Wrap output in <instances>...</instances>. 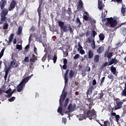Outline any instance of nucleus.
<instances>
[{"label": "nucleus", "instance_id": "nucleus-50", "mask_svg": "<svg viewBox=\"0 0 126 126\" xmlns=\"http://www.w3.org/2000/svg\"><path fill=\"white\" fill-rule=\"evenodd\" d=\"M107 65H109V62H106L105 63H104L102 65V67H105V66H107Z\"/></svg>", "mask_w": 126, "mask_h": 126}, {"label": "nucleus", "instance_id": "nucleus-30", "mask_svg": "<svg viewBox=\"0 0 126 126\" xmlns=\"http://www.w3.org/2000/svg\"><path fill=\"white\" fill-rule=\"evenodd\" d=\"M13 37H14V34L12 33L10 35L8 38L9 43H11V42H12V39H13Z\"/></svg>", "mask_w": 126, "mask_h": 126}, {"label": "nucleus", "instance_id": "nucleus-35", "mask_svg": "<svg viewBox=\"0 0 126 126\" xmlns=\"http://www.w3.org/2000/svg\"><path fill=\"white\" fill-rule=\"evenodd\" d=\"M115 121L117 123H119V121H120V119H121V117H120V115H117L116 116H115Z\"/></svg>", "mask_w": 126, "mask_h": 126}, {"label": "nucleus", "instance_id": "nucleus-13", "mask_svg": "<svg viewBox=\"0 0 126 126\" xmlns=\"http://www.w3.org/2000/svg\"><path fill=\"white\" fill-rule=\"evenodd\" d=\"M77 118L79 119V121H83V120H85L86 119V115L84 114H79L77 115Z\"/></svg>", "mask_w": 126, "mask_h": 126}, {"label": "nucleus", "instance_id": "nucleus-10", "mask_svg": "<svg viewBox=\"0 0 126 126\" xmlns=\"http://www.w3.org/2000/svg\"><path fill=\"white\" fill-rule=\"evenodd\" d=\"M123 104H124V102L122 101H116V106L115 107V110H119V109H121L123 106Z\"/></svg>", "mask_w": 126, "mask_h": 126}, {"label": "nucleus", "instance_id": "nucleus-44", "mask_svg": "<svg viewBox=\"0 0 126 126\" xmlns=\"http://www.w3.org/2000/svg\"><path fill=\"white\" fill-rule=\"evenodd\" d=\"M79 52L80 54L81 55H85V51L83 49H80V50L78 51Z\"/></svg>", "mask_w": 126, "mask_h": 126}, {"label": "nucleus", "instance_id": "nucleus-15", "mask_svg": "<svg viewBox=\"0 0 126 126\" xmlns=\"http://www.w3.org/2000/svg\"><path fill=\"white\" fill-rule=\"evenodd\" d=\"M99 60H100V56H99V55H95L94 56V62L95 63H99Z\"/></svg>", "mask_w": 126, "mask_h": 126}, {"label": "nucleus", "instance_id": "nucleus-51", "mask_svg": "<svg viewBox=\"0 0 126 126\" xmlns=\"http://www.w3.org/2000/svg\"><path fill=\"white\" fill-rule=\"evenodd\" d=\"M26 10V8H24L23 9V10L20 12V15H22L24 14V12H25Z\"/></svg>", "mask_w": 126, "mask_h": 126}, {"label": "nucleus", "instance_id": "nucleus-2", "mask_svg": "<svg viewBox=\"0 0 126 126\" xmlns=\"http://www.w3.org/2000/svg\"><path fill=\"white\" fill-rule=\"evenodd\" d=\"M7 2L6 0H1L0 1V7L2 10V12L0 13V20L1 21H5L6 20V15H7L8 13V10L4 8V7Z\"/></svg>", "mask_w": 126, "mask_h": 126}, {"label": "nucleus", "instance_id": "nucleus-4", "mask_svg": "<svg viewBox=\"0 0 126 126\" xmlns=\"http://www.w3.org/2000/svg\"><path fill=\"white\" fill-rule=\"evenodd\" d=\"M32 76H33V74H32L31 76H28L27 78H24L22 80V81L20 83V84L18 85V86L17 87V92H21V91L23 90V88L24 86H25V84H26V83L28 82V81H29V79H30V78H31Z\"/></svg>", "mask_w": 126, "mask_h": 126}, {"label": "nucleus", "instance_id": "nucleus-11", "mask_svg": "<svg viewBox=\"0 0 126 126\" xmlns=\"http://www.w3.org/2000/svg\"><path fill=\"white\" fill-rule=\"evenodd\" d=\"M41 4H39V6L37 8V12H38V15L39 16V20L40 21L41 20V15L42 14V7H41Z\"/></svg>", "mask_w": 126, "mask_h": 126}, {"label": "nucleus", "instance_id": "nucleus-61", "mask_svg": "<svg viewBox=\"0 0 126 126\" xmlns=\"http://www.w3.org/2000/svg\"><path fill=\"white\" fill-rule=\"evenodd\" d=\"M85 34H86V37H88V36H89V35H90V32L89 31H87L86 32Z\"/></svg>", "mask_w": 126, "mask_h": 126}, {"label": "nucleus", "instance_id": "nucleus-31", "mask_svg": "<svg viewBox=\"0 0 126 126\" xmlns=\"http://www.w3.org/2000/svg\"><path fill=\"white\" fill-rule=\"evenodd\" d=\"M121 13L124 16L126 15V8L122 7L121 8Z\"/></svg>", "mask_w": 126, "mask_h": 126}, {"label": "nucleus", "instance_id": "nucleus-57", "mask_svg": "<svg viewBox=\"0 0 126 126\" xmlns=\"http://www.w3.org/2000/svg\"><path fill=\"white\" fill-rule=\"evenodd\" d=\"M98 8L100 10H102V9H103V6L102 5V4H98Z\"/></svg>", "mask_w": 126, "mask_h": 126}, {"label": "nucleus", "instance_id": "nucleus-40", "mask_svg": "<svg viewBox=\"0 0 126 126\" xmlns=\"http://www.w3.org/2000/svg\"><path fill=\"white\" fill-rule=\"evenodd\" d=\"M47 59H48V62H50V61H51V60L52 59V55H51V54H48L47 52Z\"/></svg>", "mask_w": 126, "mask_h": 126}, {"label": "nucleus", "instance_id": "nucleus-23", "mask_svg": "<svg viewBox=\"0 0 126 126\" xmlns=\"http://www.w3.org/2000/svg\"><path fill=\"white\" fill-rule=\"evenodd\" d=\"M74 76V71L72 70H70L69 72V77L70 79H72V78Z\"/></svg>", "mask_w": 126, "mask_h": 126}, {"label": "nucleus", "instance_id": "nucleus-34", "mask_svg": "<svg viewBox=\"0 0 126 126\" xmlns=\"http://www.w3.org/2000/svg\"><path fill=\"white\" fill-rule=\"evenodd\" d=\"M48 54V52H46V53L44 55L43 58H42V61L44 63L45 61L47 60V55Z\"/></svg>", "mask_w": 126, "mask_h": 126}, {"label": "nucleus", "instance_id": "nucleus-49", "mask_svg": "<svg viewBox=\"0 0 126 126\" xmlns=\"http://www.w3.org/2000/svg\"><path fill=\"white\" fill-rule=\"evenodd\" d=\"M12 61L11 62V65H12V64H13L14 62H16V60H15V58H13V55L12 56Z\"/></svg>", "mask_w": 126, "mask_h": 126}, {"label": "nucleus", "instance_id": "nucleus-53", "mask_svg": "<svg viewBox=\"0 0 126 126\" xmlns=\"http://www.w3.org/2000/svg\"><path fill=\"white\" fill-rule=\"evenodd\" d=\"M31 31L34 32L35 30H36V28H35V26H32V27L30 29Z\"/></svg>", "mask_w": 126, "mask_h": 126}, {"label": "nucleus", "instance_id": "nucleus-8", "mask_svg": "<svg viewBox=\"0 0 126 126\" xmlns=\"http://www.w3.org/2000/svg\"><path fill=\"white\" fill-rule=\"evenodd\" d=\"M93 90H94V87H93V86L89 87L87 92H86L87 98H89L88 95L90 96V95H92V92H93Z\"/></svg>", "mask_w": 126, "mask_h": 126}, {"label": "nucleus", "instance_id": "nucleus-33", "mask_svg": "<svg viewBox=\"0 0 126 126\" xmlns=\"http://www.w3.org/2000/svg\"><path fill=\"white\" fill-rule=\"evenodd\" d=\"M5 50V48H3L1 51L0 52V60L2 58V56H3V53H4V51Z\"/></svg>", "mask_w": 126, "mask_h": 126}, {"label": "nucleus", "instance_id": "nucleus-42", "mask_svg": "<svg viewBox=\"0 0 126 126\" xmlns=\"http://www.w3.org/2000/svg\"><path fill=\"white\" fill-rule=\"evenodd\" d=\"M33 52L35 54V55H38L37 49L36 46H35V45H33Z\"/></svg>", "mask_w": 126, "mask_h": 126}, {"label": "nucleus", "instance_id": "nucleus-12", "mask_svg": "<svg viewBox=\"0 0 126 126\" xmlns=\"http://www.w3.org/2000/svg\"><path fill=\"white\" fill-rule=\"evenodd\" d=\"M103 96L104 93H103V91H101L100 93L98 94V95L95 97L94 100H101Z\"/></svg>", "mask_w": 126, "mask_h": 126}, {"label": "nucleus", "instance_id": "nucleus-47", "mask_svg": "<svg viewBox=\"0 0 126 126\" xmlns=\"http://www.w3.org/2000/svg\"><path fill=\"white\" fill-rule=\"evenodd\" d=\"M15 100V97H14V96H13V97H11L10 98L8 99L9 102H13V101Z\"/></svg>", "mask_w": 126, "mask_h": 126}, {"label": "nucleus", "instance_id": "nucleus-59", "mask_svg": "<svg viewBox=\"0 0 126 126\" xmlns=\"http://www.w3.org/2000/svg\"><path fill=\"white\" fill-rule=\"evenodd\" d=\"M68 28L69 29V31L70 32V33H72V32H73V29H72V28L70 26V25L68 26Z\"/></svg>", "mask_w": 126, "mask_h": 126}, {"label": "nucleus", "instance_id": "nucleus-9", "mask_svg": "<svg viewBox=\"0 0 126 126\" xmlns=\"http://www.w3.org/2000/svg\"><path fill=\"white\" fill-rule=\"evenodd\" d=\"M15 5H16V2H15L14 0H12L10 3V6L8 7L9 11H11L12 9L15 8Z\"/></svg>", "mask_w": 126, "mask_h": 126}, {"label": "nucleus", "instance_id": "nucleus-21", "mask_svg": "<svg viewBox=\"0 0 126 126\" xmlns=\"http://www.w3.org/2000/svg\"><path fill=\"white\" fill-rule=\"evenodd\" d=\"M110 70H111L112 73H113V74H114V75H115V74H116V72H117V68L116 67H114V65L111 66Z\"/></svg>", "mask_w": 126, "mask_h": 126}, {"label": "nucleus", "instance_id": "nucleus-28", "mask_svg": "<svg viewBox=\"0 0 126 126\" xmlns=\"http://www.w3.org/2000/svg\"><path fill=\"white\" fill-rule=\"evenodd\" d=\"M58 25L60 27V29H61L63 26H64V23L63 22H62V21H58Z\"/></svg>", "mask_w": 126, "mask_h": 126}, {"label": "nucleus", "instance_id": "nucleus-26", "mask_svg": "<svg viewBox=\"0 0 126 126\" xmlns=\"http://www.w3.org/2000/svg\"><path fill=\"white\" fill-rule=\"evenodd\" d=\"M37 60V57H35V55H34L33 57H32L30 59V62H31V63H35V62H36Z\"/></svg>", "mask_w": 126, "mask_h": 126}, {"label": "nucleus", "instance_id": "nucleus-6", "mask_svg": "<svg viewBox=\"0 0 126 126\" xmlns=\"http://www.w3.org/2000/svg\"><path fill=\"white\" fill-rule=\"evenodd\" d=\"M96 111H95V110L92 109L89 110L87 113L88 118H89L90 120H93L94 118L93 116H95V117H96L97 115H96Z\"/></svg>", "mask_w": 126, "mask_h": 126}, {"label": "nucleus", "instance_id": "nucleus-17", "mask_svg": "<svg viewBox=\"0 0 126 126\" xmlns=\"http://www.w3.org/2000/svg\"><path fill=\"white\" fill-rule=\"evenodd\" d=\"M22 29H23V27L22 26H19L18 29V31L17 32V34L18 36H20L21 33H22Z\"/></svg>", "mask_w": 126, "mask_h": 126}, {"label": "nucleus", "instance_id": "nucleus-54", "mask_svg": "<svg viewBox=\"0 0 126 126\" xmlns=\"http://www.w3.org/2000/svg\"><path fill=\"white\" fill-rule=\"evenodd\" d=\"M24 62L25 63H29V58L28 57H25L24 59Z\"/></svg>", "mask_w": 126, "mask_h": 126}, {"label": "nucleus", "instance_id": "nucleus-56", "mask_svg": "<svg viewBox=\"0 0 126 126\" xmlns=\"http://www.w3.org/2000/svg\"><path fill=\"white\" fill-rule=\"evenodd\" d=\"M62 123H63V124H66V118H62Z\"/></svg>", "mask_w": 126, "mask_h": 126}, {"label": "nucleus", "instance_id": "nucleus-20", "mask_svg": "<svg viewBox=\"0 0 126 126\" xmlns=\"http://www.w3.org/2000/svg\"><path fill=\"white\" fill-rule=\"evenodd\" d=\"M101 121H102V124L103 125V126H110V123L109 121H104V120H101Z\"/></svg>", "mask_w": 126, "mask_h": 126}, {"label": "nucleus", "instance_id": "nucleus-19", "mask_svg": "<svg viewBox=\"0 0 126 126\" xmlns=\"http://www.w3.org/2000/svg\"><path fill=\"white\" fill-rule=\"evenodd\" d=\"M75 23L76 24H78V27H80V26H81L82 23L81 22V21H80V19H79V17H78L76 18Z\"/></svg>", "mask_w": 126, "mask_h": 126}, {"label": "nucleus", "instance_id": "nucleus-63", "mask_svg": "<svg viewBox=\"0 0 126 126\" xmlns=\"http://www.w3.org/2000/svg\"><path fill=\"white\" fill-rule=\"evenodd\" d=\"M86 42H87V43H89V44H91V39H90V38L88 37L87 39Z\"/></svg>", "mask_w": 126, "mask_h": 126}, {"label": "nucleus", "instance_id": "nucleus-38", "mask_svg": "<svg viewBox=\"0 0 126 126\" xmlns=\"http://www.w3.org/2000/svg\"><path fill=\"white\" fill-rule=\"evenodd\" d=\"M16 48L17 50H22V45L17 44Z\"/></svg>", "mask_w": 126, "mask_h": 126}, {"label": "nucleus", "instance_id": "nucleus-43", "mask_svg": "<svg viewBox=\"0 0 126 126\" xmlns=\"http://www.w3.org/2000/svg\"><path fill=\"white\" fill-rule=\"evenodd\" d=\"M111 1H114V2H118V3H123V0H111Z\"/></svg>", "mask_w": 126, "mask_h": 126}, {"label": "nucleus", "instance_id": "nucleus-7", "mask_svg": "<svg viewBox=\"0 0 126 126\" xmlns=\"http://www.w3.org/2000/svg\"><path fill=\"white\" fill-rule=\"evenodd\" d=\"M69 113H71V112H74L76 110V105L72 103H69L67 107Z\"/></svg>", "mask_w": 126, "mask_h": 126}, {"label": "nucleus", "instance_id": "nucleus-24", "mask_svg": "<svg viewBox=\"0 0 126 126\" xmlns=\"http://www.w3.org/2000/svg\"><path fill=\"white\" fill-rule=\"evenodd\" d=\"M94 100L95 99L88 97L87 101L89 102V106H92V105H93V101H94Z\"/></svg>", "mask_w": 126, "mask_h": 126}, {"label": "nucleus", "instance_id": "nucleus-46", "mask_svg": "<svg viewBox=\"0 0 126 126\" xmlns=\"http://www.w3.org/2000/svg\"><path fill=\"white\" fill-rule=\"evenodd\" d=\"M68 72H69V70L67 69L64 74V77H67V74H68Z\"/></svg>", "mask_w": 126, "mask_h": 126}, {"label": "nucleus", "instance_id": "nucleus-48", "mask_svg": "<svg viewBox=\"0 0 126 126\" xmlns=\"http://www.w3.org/2000/svg\"><path fill=\"white\" fill-rule=\"evenodd\" d=\"M64 80L65 85L67 84V82H68V79L67 78V77H64Z\"/></svg>", "mask_w": 126, "mask_h": 126}, {"label": "nucleus", "instance_id": "nucleus-52", "mask_svg": "<svg viewBox=\"0 0 126 126\" xmlns=\"http://www.w3.org/2000/svg\"><path fill=\"white\" fill-rule=\"evenodd\" d=\"M67 13L69 15H71V14L72 13L71 12V9L70 8H68V10H67Z\"/></svg>", "mask_w": 126, "mask_h": 126}, {"label": "nucleus", "instance_id": "nucleus-22", "mask_svg": "<svg viewBox=\"0 0 126 126\" xmlns=\"http://www.w3.org/2000/svg\"><path fill=\"white\" fill-rule=\"evenodd\" d=\"M61 31L63 32H67L68 29H67V26L66 25L63 26L62 28H60Z\"/></svg>", "mask_w": 126, "mask_h": 126}, {"label": "nucleus", "instance_id": "nucleus-16", "mask_svg": "<svg viewBox=\"0 0 126 126\" xmlns=\"http://www.w3.org/2000/svg\"><path fill=\"white\" fill-rule=\"evenodd\" d=\"M93 58H94V52L90 50L88 52V59H93Z\"/></svg>", "mask_w": 126, "mask_h": 126}, {"label": "nucleus", "instance_id": "nucleus-41", "mask_svg": "<svg viewBox=\"0 0 126 126\" xmlns=\"http://www.w3.org/2000/svg\"><path fill=\"white\" fill-rule=\"evenodd\" d=\"M96 35H97V32H96V31L93 30L92 35L93 36V38H95Z\"/></svg>", "mask_w": 126, "mask_h": 126}, {"label": "nucleus", "instance_id": "nucleus-27", "mask_svg": "<svg viewBox=\"0 0 126 126\" xmlns=\"http://www.w3.org/2000/svg\"><path fill=\"white\" fill-rule=\"evenodd\" d=\"M99 38L100 41H103L104 39H105V35L102 33H101L99 35Z\"/></svg>", "mask_w": 126, "mask_h": 126}, {"label": "nucleus", "instance_id": "nucleus-39", "mask_svg": "<svg viewBox=\"0 0 126 126\" xmlns=\"http://www.w3.org/2000/svg\"><path fill=\"white\" fill-rule=\"evenodd\" d=\"M78 48L77 49V51H79L80 50H82V49H83V47H82V46H81L80 42H78Z\"/></svg>", "mask_w": 126, "mask_h": 126}, {"label": "nucleus", "instance_id": "nucleus-64", "mask_svg": "<svg viewBox=\"0 0 126 126\" xmlns=\"http://www.w3.org/2000/svg\"><path fill=\"white\" fill-rule=\"evenodd\" d=\"M63 64H67V60L66 59H64L63 61Z\"/></svg>", "mask_w": 126, "mask_h": 126}, {"label": "nucleus", "instance_id": "nucleus-14", "mask_svg": "<svg viewBox=\"0 0 126 126\" xmlns=\"http://www.w3.org/2000/svg\"><path fill=\"white\" fill-rule=\"evenodd\" d=\"M118 63V60L116 58L112 59L110 62H109L108 65H112V64H117Z\"/></svg>", "mask_w": 126, "mask_h": 126}, {"label": "nucleus", "instance_id": "nucleus-18", "mask_svg": "<svg viewBox=\"0 0 126 126\" xmlns=\"http://www.w3.org/2000/svg\"><path fill=\"white\" fill-rule=\"evenodd\" d=\"M96 52L98 54H102L104 52V47L100 46L97 50Z\"/></svg>", "mask_w": 126, "mask_h": 126}, {"label": "nucleus", "instance_id": "nucleus-29", "mask_svg": "<svg viewBox=\"0 0 126 126\" xmlns=\"http://www.w3.org/2000/svg\"><path fill=\"white\" fill-rule=\"evenodd\" d=\"M110 46H109L108 48V49L106 51L105 54H104V57H107L109 56V54L110 53Z\"/></svg>", "mask_w": 126, "mask_h": 126}, {"label": "nucleus", "instance_id": "nucleus-3", "mask_svg": "<svg viewBox=\"0 0 126 126\" xmlns=\"http://www.w3.org/2000/svg\"><path fill=\"white\" fill-rule=\"evenodd\" d=\"M106 15L105 14H101V18L102 19V21H106V26H108L109 24L110 25V27L111 28H115L116 26L117 25V22L116 20H114V18L111 17L110 18H105Z\"/></svg>", "mask_w": 126, "mask_h": 126}, {"label": "nucleus", "instance_id": "nucleus-25", "mask_svg": "<svg viewBox=\"0 0 126 126\" xmlns=\"http://www.w3.org/2000/svg\"><path fill=\"white\" fill-rule=\"evenodd\" d=\"M83 7V2H82V0H80V1L78 2V8L79 9H81Z\"/></svg>", "mask_w": 126, "mask_h": 126}, {"label": "nucleus", "instance_id": "nucleus-32", "mask_svg": "<svg viewBox=\"0 0 126 126\" xmlns=\"http://www.w3.org/2000/svg\"><path fill=\"white\" fill-rule=\"evenodd\" d=\"M52 60L54 63H57V60H58V56H57V54L54 55Z\"/></svg>", "mask_w": 126, "mask_h": 126}, {"label": "nucleus", "instance_id": "nucleus-58", "mask_svg": "<svg viewBox=\"0 0 126 126\" xmlns=\"http://www.w3.org/2000/svg\"><path fill=\"white\" fill-rule=\"evenodd\" d=\"M11 92V89H9L8 90L5 91V93H6V94H9V93H10V92Z\"/></svg>", "mask_w": 126, "mask_h": 126}, {"label": "nucleus", "instance_id": "nucleus-55", "mask_svg": "<svg viewBox=\"0 0 126 126\" xmlns=\"http://www.w3.org/2000/svg\"><path fill=\"white\" fill-rule=\"evenodd\" d=\"M3 63L5 65V67H6V66L7 65V61L5 59H4Z\"/></svg>", "mask_w": 126, "mask_h": 126}, {"label": "nucleus", "instance_id": "nucleus-37", "mask_svg": "<svg viewBox=\"0 0 126 126\" xmlns=\"http://www.w3.org/2000/svg\"><path fill=\"white\" fill-rule=\"evenodd\" d=\"M92 48L93 50H94L95 48H96V45L95 44V41L93 40L92 43Z\"/></svg>", "mask_w": 126, "mask_h": 126}, {"label": "nucleus", "instance_id": "nucleus-5", "mask_svg": "<svg viewBox=\"0 0 126 126\" xmlns=\"http://www.w3.org/2000/svg\"><path fill=\"white\" fill-rule=\"evenodd\" d=\"M18 66V64L16 63V61H14L12 65H11V63H10V66L8 68H5L4 71L5 72V75L4 76V78L5 80H6L7 78V75H8V72H9L10 70L11 67L13 68H16Z\"/></svg>", "mask_w": 126, "mask_h": 126}, {"label": "nucleus", "instance_id": "nucleus-45", "mask_svg": "<svg viewBox=\"0 0 126 126\" xmlns=\"http://www.w3.org/2000/svg\"><path fill=\"white\" fill-rule=\"evenodd\" d=\"M79 57H80L79 54H76V55L74 56L73 59H74V60H77L78 59H79Z\"/></svg>", "mask_w": 126, "mask_h": 126}, {"label": "nucleus", "instance_id": "nucleus-36", "mask_svg": "<svg viewBox=\"0 0 126 126\" xmlns=\"http://www.w3.org/2000/svg\"><path fill=\"white\" fill-rule=\"evenodd\" d=\"M7 28H8V24L6 23H5L3 26V29L4 30H6V29H7Z\"/></svg>", "mask_w": 126, "mask_h": 126}, {"label": "nucleus", "instance_id": "nucleus-60", "mask_svg": "<svg viewBox=\"0 0 126 126\" xmlns=\"http://www.w3.org/2000/svg\"><path fill=\"white\" fill-rule=\"evenodd\" d=\"M112 57H113V53H112V52H110L109 53L107 58H108V59H110L112 58Z\"/></svg>", "mask_w": 126, "mask_h": 126}, {"label": "nucleus", "instance_id": "nucleus-62", "mask_svg": "<svg viewBox=\"0 0 126 126\" xmlns=\"http://www.w3.org/2000/svg\"><path fill=\"white\" fill-rule=\"evenodd\" d=\"M84 20H86V21H88V16H87L86 15H84Z\"/></svg>", "mask_w": 126, "mask_h": 126}, {"label": "nucleus", "instance_id": "nucleus-1", "mask_svg": "<svg viewBox=\"0 0 126 126\" xmlns=\"http://www.w3.org/2000/svg\"><path fill=\"white\" fill-rule=\"evenodd\" d=\"M67 95V92H65L64 94H62L61 95L60 98L59 99V104L60 107H59L58 109V112L60 113L62 116L63 115V114H62V112H63V109H65V108H66V107L67 106L68 103L69 102V98H66ZM65 98H66L65 100V102L63 104V101H64Z\"/></svg>", "mask_w": 126, "mask_h": 126}]
</instances>
